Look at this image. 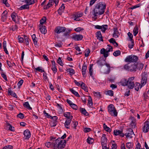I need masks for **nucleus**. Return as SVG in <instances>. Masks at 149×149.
Listing matches in <instances>:
<instances>
[{
	"label": "nucleus",
	"instance_id": "20",
	"mask_svg": "<svg viewBox=\"0 0 149 149\" xmlns=\"http://www.w3.org/2000/svg\"><path fill=\"white\" fill-rule=\"evenodd\" d=\"M119 35L120 34L119 33L117 29L116 28H114L113 37L114 38H117L119 37Z\"/></svg>",
	"mask_w": 149,
	"mask_h": 149
},
{
	"label": "nucleus",
	"instance_id": "11",
	"mask_svg": "<svg viewBox=\"0 0 149 149\" xmlns=\"http://www.w3.org/2000/svg\"><path fill=\"white\" fill-rule=\"evenodd\" d=\"M134 134V133L132 129H129L127 131L125 135L127 138H131L132 137V135Z\"/></svg>",
	"mask_w": 149,
	"mask_h": 149
},
{
	"label": "nucleus",
	"instance_id": "40",
	"mask_svg": "<svg viewBox=\"0 0 149 149\" xmlns=\"http://www.w3.org/2000/svg\"><path fill=\"white\" fill-rule=\"evenodd\" d=\"M70 90L72 94L75 95L76 96L78 97H80V95L76 91L74 90L73 89L71 88L70 89Z\"/></svg>",
	"mask_w": 149,
	"mask_h": 149
},
{
	"label": "nucleus",
	"instance_id": "62",
	"mask_svg": "<svg viewBox=\"0 0 149 149\" xmlns=\"http://www.w3.org/2000/svg\"><path fill=\"white\" fill-rule=\"evenodd\" d=\"M90 52V51L89 49H86L85 51V55L86 57H88Z\"/></svg>",
	"mask_w": 149,
	"mask_h": 149
},
{
	"label": "nucleus",
	"instance_id": "51",
	"mask_svg": "<svg viewBox=\"0 0 149 149\" xmlns=\"http://www.w3.org/2000/svg\"><path fill=\"white\" fill-rule=\"evenodd\" d=\"M51 69L53 71L54 74H55L57 72V69L56 65H52Z\"/></svg>",
	"mask_w": 149,
	"mask_h": 149
},
{
	"label": "nucleus",
	"instance_id": "8",
	"mask_svg": "<svg viewBox=\"0 0 149 149\" xmlns=\"http://www.w3.org/2000/svg\"><path fill=\"white\" fill-rule=\"evenodd\" d=\"M107 139L106 137V135L103 134L102 135L101 138V143L102 148L107 146Z\"/></svg>",
	"mask_w": 149,
	"mask_h": 149
},
{
	"label": "nucleus",
	"instance_id": "41",
	"mask_svg": "<svg viewBox=\"0 0 149 149\" xmlns=\"http://www.w3.org/2000/svg\"><path fill=\"white\" fill-rule=\"evenodd\" d=\"M103 127L104 129L107 132H110L111 131V129L107 127L105 123L103 124Z\"/></svg>",
	"mask_w": 149,
	"mask_h": 149
},
{
	"label": "nucleus",
	"instance_id": "33",
	"mask_svg": "<svg viewBox=\"0 0 149 149\" xmlns=\"http://www.w3.org/2000/svg\"><path fill=\"white\" fill-rule=\"evenodd\" d=\"M81 113L85 116H87L89 115V113L87 112L86 110L83 108H81L80 109Z\"/></svg>",
	"mask_w": 149,
	"mask_h": 149
},
{
	"label": "nucleus",
	"instance_id": "44",
	"mask_svg": "<svg viewBox=\"0 0 149 149\" xmlns=\"http://www.w3.org/2000/svg\"><path fill=\"white\" fill-rule=\"evenodd\" d=\"M93 64H91L90 65L89 68V73L90 75L92 77L93 75Z\"/></svg>",
	"mask_w": 149,
	"mask_h": 149
},
{
	"label": "nucleus",
	"instance_id": "54",
	"mask_svg": "<svg viewBox=\"0 0 149 149\" xmlns=\"http://www.w3.org/2000/svg\"><path fill=\"white\" fill-rule=\"evenodd\" d=\"M45 145L46 147L48 148H52V145L51 142H46Z\"/></svg>",
	"mask_w": 149,
	"mask_h": 149
},
{
	"label": "nucleus",
	"instance_id": "18",
	"mask_svg": "<svg viewBox=\"0 0 149 149\" xmlns=\"http://www.w3.org/2000/svg\"><path fill=\"white\" fill-rule=\"evenodd\" d=\"M39 27V29L42 33L45 34L46 33L47 31L45 26L43 25H40Z\"/></svg>",
	"mask_w": 149,
	"mask_h": 149
},
{
	"label": "nucleus",
	"instance_id": "1",
	"mask_svg": "<svg viewBox=\"0 0 149 149\" xmlns=\"http://www.w3.org/2000/svg\"><path fill=\"white\" fill-rule=\"evenodd\" d=\"M135 77H132L129 78L128 79L125 78L122 79L119 82L121 85L123 86H127L130 89H132L134 88V80Z\"/></svg>",
	"mask_w": 149,
	"mask_h": 149
},
{
	"label": "nucleus",
	"instance_id": "6",
	"mask_svg": "<svg viewBox=\"0 0 149 149\" xmlns=\"http://www.w3.org/2000/svg\"><path fill=\"white\" fill-rule=\"evenodd\" d=\"M94 26L95 29L101 30L103 33H105L106 30L108 28V25L107 24H104L102 26L96 25H94Z\"/></svg>",
	"mask_w": 149,
	"mask_h": 149
},
{
	"label": "nucleus",
	"instance_id": "45",
	"mask_svg": "<svg viewBox=\"0 0 149 149\" xmlns=\"http://www.w3.org/2000/svg\"><path fill=\"white\" fill-rule=\"evenodd\" d=\"M126 147L128 149H132L133 144L132 142H128L126 144Z\"/></svg>",
	"mask_w": 149,
	"mask_h": 149
},
{
	"label": "nucleus",
	"instance_id": "52",
	"mask_svg": "<svg viewBox=\"0 0 149 149\" xmlns=\"http://www.w3.org/2000/svg\"><path fill=\"white\" fill-rule=\"evenodd\" d=\"M11 16L12 20L14 22H16V15L15 13H13L11 14Z\"/></svg>",
	"mask_w": 149,
	"mask_h": 149
},
{
	"label": "nucleus",
	"instance_id": "48",
	"mask_svg": "<svg viewBox=\"0 0 149 149\" xmlns=\"http://www.w3.org/2000/svg\"><path fill=\"white\" fill-rule=\"evenodd\" d=\"M133 34L134 36H136L138 32V29L137 26H135L133 30Z\"/></svg>",
	"mask_w": 149,
	"mask_h": 149
},
{
	"label": "nucleus",
	"instance_id": "59",
	"mask_svg": "<svg viewBox=\"0 0 149 149\" xmlns=\"http://www.w3.org/2000/svg\"><path fill=\"white\" fill-rule=\"evenodd\" d=\"M46 18L45 17H44L40 21V25H43L45 22L46 21Z\"/></svg>",
	"mask_w": 149,
	"mask_h": 149
},
{
	"label": "nucleus",
	"instance_id": "50",
	"mask_svg": "<svg viewBox=\"0 0 149 149\" xmlns=\"http://www.w3.org/2000/svg\"><path fill=\"white\" fill-rule=\"evenodd\" d=\"M107 46L108 47L105 50L108 53L110 52L113 51V48L112 47L109 45H107Z\"/></svg>",
	"mask_w": 149,
	"mask_h": 149
},
{
	"label": "nucleus",
	"instance_id": "37",
	"mask_svg": "<svg viewBox=\"0 0 149 149\" xmlns=\"http://www.w3.org/2000/svg\"><path fill=\"white\" fill-rule=\"evenodd\" d=\"M23 106L29 110H31L32 109V108L30 106L28 102H25L23 104Z\"/></svg>",
	"mask_w": 149,
	"mask_h": 149
},
{
	"label": "nucleus",
	"instance_id": "63",
	"mask_svg": "<svg viewBox=\"0 0 149 149\" xmlns=\"http://www.w3.org/2000/svg\"><path fill=\"white\" fill-rule=\"evenodd\" d=\"M1 77L4 79L5 81H7L6 76L5 74L3 72H1Z\"/></svg>",
	"mask_w": 149,
	"mask_h": 149
},
{
	"label": "nucleus",
	"instance_id": "64",
	"mask_svg": "<svg viewBox=\"0 0 149 149\" xmlns=\"http://www.w3.org/2000/svg\"><path fill=\"white\" fill-rule=\"evenodd\" d=\"M127 35L130 38V40L131 41H132V40H134L132 39L133 37V35L131 33L129 32L128 33Z\"/></svg>",
	"mask_w": 149,
	"mask_h": 149
},
{
	"label": "nucleus",
	"instance_id": "27",
	"mask_svg": "<svg viewBox=\"0 0 149 149\" xmlns=\"http://www.w3.org/2000/svg\"><path fill=\"white\" fill-rule=\"evenodd\" d=\"M142 87L141 85L139 83L136 82L134 83V87L135 90L137 91H138L139 89L140 88H141Z\"/></svg>",
	"mask_w": 149,
	"mask_h": 149
},
{
	"label": "nucleus",
	"instance_id": "32",
	"mask_svg": "<svg viewBox=\"0 0 149 149\" xmlns=\"http://www.w3.org/2000/svg\"><path fill=\"white\" fill-rule=\"evenodd\" d=\"M65 7L64 4H62L58 10V12L60 14H61L64 10Z\"/></svg>",
	"mask_w": 149,
	"mask_h": 149
},
{
	"label": "nucleus",
	"instance_id": "35",
	"mask_svg": "<svg viewBox=\"0 0 149 149\" xmlns=\"http://www.w3.org/2000/svg\"><path fill=\"white\" fill-rule=\"evenodd\" d=\"M106 61L104 60H100L97 61V63L99 65L102 66L104 65Z\"/></svg>",
	"mask_w": 149,
	"mask_h": 149
},
{
	"label": "nucleus",
	"instance_id": "34",
	"mask_svg": "<svg viewBox=\"0 0 149 149\" xmlns=\"http://www.w3.org/2000/svg\"><path fill=\"white\" fill-rule=\"evenodd\" d=\"M81 86L82 88L84 89L85 91L86 92H88V90L87 86L83 82H81Z\"/></svg>",
	"mask_w": 149,
	"mask_h": 149
},
{
	"label": "nucleus",
	"instance_id": "46",
	"mask_svg": "<svg viewBox=\"0 0 149 149\" xmlns=\"http://www.w3.org/2000/svg\"><path fill=\"white\" fill-rule=\"evenodd\" d=\"M67 71L70 74V75L72 76L75 73V71L72 68H70L67 70Z\"/></svg>",
	"mask_w": 149,
	"mask_h": 149
},
{
	"label": "nucleus",
	"instance_id": "13",
	"mask_svg": "<svg viewBox=\"0 0 149 149\" xmlns=\"http://www.w3.org/2000/svg\"><path fill=\"white\" fill-rule=\"evenodd\" d=\"M83 38V36L81 34H74L72 35V38L75 41L81 40Z\"/></svg>",
	"mask_w": 149,
	"mask_h": 149
},
{
	"label": "nucleus",
	"instance_id": "57",
	"mask_svg": "<svg viewBox=\"0 0 149 149\" xmlns=\"http://www.w3.org/2000/svg\"><path fill=\"white\" fill-rule=\"evenodd\" d=\"M43 113L45 116L46 118H51V116L49 114L46 113L45 111H43Z\"/></svg>",
	"mask_w": 149,
	"mask_h": 149
},
{
	"label": "nucleus",
	"instance_id": "12",
	"mask_svg": "<svg viewBox=\"0 0 149 149\" xmlns=\"http://www.w3.org/2000/svg\"><path fill=\"white\" fill-rule=\"evenodd\" d=\"M143 132L146 133L149 130V122L146 121L144 124V125L142 129Z\"/></svg>",
	"mask_w": 149,
	"mask_h": 149
},
{
	"label": "nucleus",
	"instance_id": "36",
	"mask_svg": "<svg viewBox=\"0 0 149 149\" xmlns=\"http://www.w3.org/2000/svg\"><path fill=\"white\" fill-rule=\"evenodd\" d=\"M104 65H105L107 68V70L106 71H104V72L106 74H108L109 73L110 71V64L105 62Z\"/></svg>",
	"mask_w": 149,
	"mask_h": 149
},
{
	"label": "nucleus",
	"instance_id": "30",
	"mask_svg": "<svg viewBox=\"0 0 149 149\" xmlns=\"http://www.w3.org/2000/svg\"><path fill=\"white\" fill-rule=\"evenodd\" d=\"M54 3L52 1V0H49L48 3L45 6L44 9H47L52 6Z\"/></svg>",
	"mask_w": 149,
	"mask_h": 149
},
{
	"label": "nucleus",
	"instance_id": "21",
	"mask_svg": "<svg viewBox=\"0 0 149 149\" xmlns=\"http://www.w3.org/2000/svg\"><path fill=\"white\" fill-rule=\"evenodd\" d=\"M130 119L132 120L131 124L132 128H135L136 127V120L134 117H131Z\"/></svg>",
	"mask_w": 149,
	"mask_h": 149
},
{
	"label": "nucleus",
	"instance_id": "22",
	"mask_svg": "<svg viewBox=\"0 0 149 149\" xmlns=\"http://www.w3.org/2000/svg\"><path fill=\"white\" fill-rule=\"evenodd\" d=\"M100 53L103 54L105 58L107 57L109 55V54L105 50V49L103 48L100 50Z\"/></svg>",
	"mask_w": 149,
	"mask_h": 149
},
{
	"label": "nucleus",
	"instance_id": "19",
	"mask_svg": "<svg viewBox=\"0 0 149 149\" xmlns=\"http://www.w3.org/2000/svg\"><path fill=\"white\" fill-rule=\"evenodd\" d=\"M64 116L66 117L67 120H72L73 116L71 115V113L70 112H66L63 114Z\"/></svg>",
	"mask_w": 149,
	"mask_h": 149
},
{
	"label": "nucleus",
	"instance_id": "5",
	"mask_svg": "<svg viewBox=\"0 0 149 149\" xmlns=\"http://www.w3.org/2000/svg\"><path fill=\"white\" fill-rule=\"evenodd\" d=\"M108 111L111 116H117V113L114 105L113 104H110L108 107Z\"/></svg>",
	"mask_w": 149,
	"mask_h": 149
},
{
	"label": "nucleus",
	"instance_id": "56",
	"mask_svg": "<svg viewBox=\"0 0 149 149\" xmlns=\"http://www.w3.org/2000/svg\"><path fill=\"white\" fill-rule=\"evenodd\" d=\"M24 40L25 41V43L26 45H29V39L27 36H25L24 37Z\"/></svg>",
	"mask_w": 149,
	"mask_h": 149
},
{
	"label": "nucleus",
	"instance_id": "61",
	"mask_svg": "<svg viewBox=\"0 0 149 149\" xmlns=\"http://www.w3.org/2000/svg\"><path fill=\"white\" fill-rule=\"evenodd\" d=\"M13 146H12L8 145L5 146L2 149H13Z\"/></svg>",
	"mask_w": 149,
	"mask_h": 149
},
{
	"label": "nucleus",
	"instance_id": "47",
	"mask_svg": "<svg viewBox=\"0 0 149 149\" xmlns=\"http://www.w3.org/2000/svg\"><path fill=\"white\" fill-rule=\"evenodd\" d=\"M35 70L41 72H45V71L43 68L40 67H38L35 68Z\"/></svg>",
	"mask_w": 149,
	"mask_h": 149
},
{
	"label": "nucleus",
	"instance_id": "3",
	"mask_svg": "<svg viewBox=\"0 0 149 149\" xmlns=\"http://www.w3.org/2000/svg\"><path fill=\"white\" fill-rule=\"evenodd\" d=\"M136 68V66L135 64H127L124 67V68L128 71L132 72L135 71Z\"/></svg>",
	"mask_w": 149,
	"mask_h": 149
},
{
	"label": "nucleus",
	"instance_id": "7",
	"mask_svg": "<svg viewBox=\"0 0 149 149\" xmlns=\"http://www.w3.org/2000/svg\"><path fill=\"white\" fill-rule=\"evenodd\" d=\"M65 30L66 28L65 27L58 26L55 28L54 32L55 33L58 34L65 32Z\"/></svg>",
	"mask_w": 149,
	"mask_h": 149
},
{
	"label": "nucleus",
	"instance_id": "14",
	"mask_svg": "<svg viewBox=\"0 0 149 149\" xmlns=\"http://www.w3.org/2000/svg\"><path fill=\"white\" fill-rule=\"evenodd\" d=\"M114 134L115 136H119L121 137H123L125 135L123 133L122 131L118 130H115L113 131Z\"/></svg>",
	"mask_w": 149,
	"mask_h": 149
},
{
	"label": "nucleus",
	"instance_id": "2",
	"mask_svg": "<svg viewBox=\"0 0 149 149\" xmlns=\"http://www.w3.org/2000/svg\"><path fill=\"white\" fill-rule=\"evenodd\" d=\"M106 8L105 4L100 2L97 3L93 10V15L94 17L97 16L98 15H101L103 14Z\"/></svg>",
	"mask_w": 149,
	"mask_h": 149
},
{
	"label": "nucleus",
	"instance_id": "58",
	"mask_svg": "<svg viewBox=\"0 0 149 149\" xmlns=\"http://www.w3.org/2000/svg\"><path fill=\"white\" fill-rule=\"evenodd\" d=\"M106 94L107 95H108L111 96H113V91L111 90H109L107 91Z\"/></svg>",
	"mask_w": 149,
	"mask_h": 149
},
{
	"label": "nucleus",
	"instance_id": "9",
	"mask_svg": "<svg viewBox=\"0 0 149 149\" xmlns=\"http://www.w3.org/2000/svg\"><path fill=\"white\" fill-rule=\"evenodd\" d=\"M83 15V13H81L77 12L73 14L72 16L74 20L76 21H80L79 18Z\"/></svg>",
	"mask_w": 149,
	"mask_h": 149
},
{
	"label": "nucleus",
	"instance_id": "23",
	"mask_svg": "<svg viewBox=\"0 0 149 149\" xmlns=\"http://www.w3.org/2000/svg\"><path fill=\"white\" fill-rule=\"evenodd\" d=\"M72 30L69 28H66V30L63 33V36L65 37H68L70 34Z\"/></svg>",
	"mask_w": 149,
	"mask_h": 149
},
{
	"label": "nucleus",
	"instance_id": "17",
	"mask_svg": "<svg viewBox=\"0 0 149 149\" xmlns=\"http://www.w3.org/2000/svg\"><path fill=\"white\" fill-rule=\"evenodd\" d=\"M87 68V66L85 64V63H84L83 65L82 69V74L84 77H86Z\"/></svg>",
	"mask_w": 149,
	"mask_h": 149
},
{
	"label": "nucleus",
	"instance_id": "42",
	"mask_svg": "<svg viewBox=\"0 0 149 149\" xmlns=\"http://www.w3.org/2000/svg\"><path fill=\"white\" fill-rule=\"evenodd\" d=\"M94 141V139L90 137H88L87 139V142L89 144L92 143Z\"/></svg>",
	"mask_w": 149,
	"mask_h": 149
},
{
	"label": "nucleus",
	"instance_id": "16",
	"mask_svg": "<svg viewBox=\"0 0 149 149\" xmlns=\"http://www.w3.org/2000/svg\"><path fill=\"white\" fill-rule=\"evenodd\" d=\"M24 138L25 139H29L31 137L30 132L28 130H25L24 131Z\"/></svg>",
	"mask_w": 149,
	"mask_h": 149
},
{
	"label": "nucleus",
	"instance_id": "60",
	"mask_svg": "<svg viewBox=\"0 0 149 149\" xmlns=\"http://www.w3.org/2000/svg\"><path fill=\"white\" fill-rule=\"evenodd\" d=\"M4 13L5 11H4L2 15L1 20L3 22H4L6 19V14H4Z\"/></svg>",
	"mask_w": 149,
	"mask_h": 149
},
{
	"label": "nucleus",
	"instance_id": "26",
	"mask_svg": "<svg viewBox=\"0 0 149 149\" xmlns=\"http://www.w3.org/2000/svg\"><path fill=\"white\" fill-rule=\"evenodd\" d=\"M96 36L98 39L101 41H103L102 36L100 31H97L96 33Z\"/></svg>",
	"mask_w": 149,
	"mask_h": 149
},
{
	"label": "nucleus",
	"instance_id": "43",
	"mask_svg": "<svg viewBox=\"0 0 149 149\" xmlns=\"http://www.w3.org/2000/svg\"><path fill=\"white\" fill-rule=\"evenodd\" d=\"M37 1L36 0H27L26 3L30 5L34 4Z\"/></svg>",
	"mask_w": 149,
	"mask_h": 149
},
{
	"label": "nucleus",
	"instance_id": "29",
	"mask_svg": "<svg viewBox=\"0 0 149 149\" xmlns=\"http://www.w3.org/2000/svg\"><path fill=\"white\" fill-rule=\"evenodd\" d=\"M29 5L26 4H24L23 5L21 6L19 8L20 10L29 9Z\"/></svg>",
	"mask_w": 149,
	"mask_h": 149
},
{
	"label": "nucleus",
	"instance_id": "53",
	"mask_svg": "<svg viewBox=\"0 0 149 149\" xmlns=\"http://www.w3.org/2000/svg\"><path fill=\"white\" fill-rule=\"evenodd\" d=\"M121 51L120 50H117L114 52L113 53V55L115 56H117L120 54Z\"/></svg>",
	"mask_w": 149,
	"mask_h": 149
},
{
	"label": "nucleus",
	"instance_id": "49",
	"mask_svg": "<svg viewBox=\"0 0 149 149\" xmlns=\"http://www.w3.org/2000/svg\"><path fill=\"white\" fill-rule=\"evenodd\" d=\"M7 127L8 128V129L14 132L15 131V129L14 127H13L10 124H8L7 125Z\"/></svg>",
	"mask_w": 149,
	"mask_h": 149
},
{
	"label": "nucleus",
	"instance_id": "10",
	"mask_svg": "<svg viewBox=\"0 0 149 149\" xmlns=\"http://www.w3.org/2000/svg\"><path fill=\"white\" fill-rule=\"evenodd\" d=\"M65 144L66 141L65 140H61L60 139L58 143L57 148L58 149H63L65 147Z\"/></svg>",
	"mask_w": 149,
	"mask_h": 149
},
{
	"label": "nucleus",
	"instance_id": "55",
	"mask_svg": "<svg viewBox=\"0 0 149 149\" xmlns=\"http://www.w3.org/2000/svg\"><path fill=\"white\" fill-rule=\"evenodd\" d=\"M57 63L61 66H63V63L61 60V58L59 57L58 58L57 61Z\"/></svg>",
	"mask_w": 149,
	"mask_h": 149
},
{
	"label": "nucleus",
	"instance_id": "24",
	"mask_svg": "<svg viewBox=\"0 0 149 149\" xmlns=\"http://www.w3.org/2000/svg\"><path fill=\"white\" fill-rule=\"evenodd\" d=\"M72 120H66L64 123L65 127L67 129H69L70 125L71 123Z\"/></svg>",
	"mask_w": 149,
	"mask_h": 149
},
{
	"label": "nucleus",
	"instance_id": "28",
	"mask_svg": "<svg viewBox=\"0 0 149 149\" xmlns=\"http://www.w3.org/2000/svg\"><path fill=\"white\" fill-rule=\"evenodd\" d=\"M18 28V26L16 24H15V25H13L10 26L9 28L10 30L12 31H17Z\"/></svg>",
	"mask_w": 149,
	"mask_h": 149
},
{
	"label": "nucleus",
	"instance_id": "31",
	"mask_svg": "<svg viewBox=\"0 0 149 149\" xmlns=\"http://www.w3.org/2000/svg\"><path fill=\"white\" fill-rule=\"evenodd\" d=\"M3 48L4 50V52H5L7 54H8L9 53H8V52L7 49V48H6V41L5 40L3 42Z\"/></svg>",
	"mask_w": 149,
	"mask_h": 149
},
{
	"label": "nucleus",
	"instance_id": "25",
	"mask_svg": "<svg viewBox=\"0 0 149 149\" xmlns=\"http://www.w3.org/2000/svg\"><path fill=\"white\" fill-rule=\"evenodd\" d=\"M147 77L146 76H145L143 77L141 82V86H143L146 84L147 82Z\"/></svg>",
	"mask_w": 149,
	"mask_h": 149
},
{
	"label": "nucleus",
	"instance_id": "4",
	"mask_svg": "<svg viewBox=\"0 0 149 149\" xmlns=\"http://www.w3.org/2000/svg\"><path fill=\"white\" fill-rule=\"evenodd\" d=\"M138 59V57L136 56L129 55L126 57L125 61L127 63L135 62Z\"/></svg>",
	"mask_w": 149,
	"mask_h": 149
},
{
	"label": "nucleus",
	"instance_id": "38",
	"mask_svg": "<svg viewBox=\"0 0 149 149\" xmlns=\"http://www.w3.org/2000/svg\"><path fill=\"white\" fill-rule=\"evenodd\" d=\"M8 95H10L15 97H17V95L15 92L12 91L10 89H9L8 90Z\"/></svg>",
	"mask_w": 149,
	"mask_h": 149
},
{
	"label": "nucleus",
	"instance_id": "39",
	"mask_svg": "<svg viewBox=\"0 0 149 149\" xmlns=\"http://www.w3.org/2000/svg\"><path fill=\"white\" fill-rule=\"evenodd\" d=\"M88 104H89V106L91 107H92V106H93V102L92 100V98L90 96H88Z\"/></svg>",
	"mask_w": 149,
	"mask_h": 149
},
{
	"label": "nucleus",
	"instance_id": "15",
	"mask_svg": "<svg viewBox=\"0 0 149 149\" xmlns=\"http://www.w3.org/2000/svg\"><path fill=\"white\" fill-rule=\"evenodd\" d=\"M60 140V139L59 138L53 141L52 143V148H53V149H56L57 148L58 143Z\"/></svg>",
	"mask_w": 149,
	"mask_h": 149
}]
</instances>
